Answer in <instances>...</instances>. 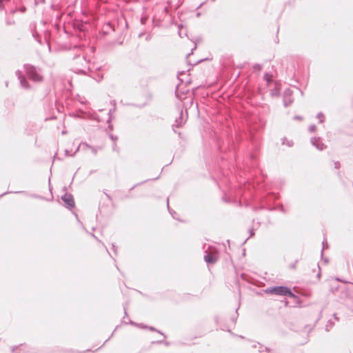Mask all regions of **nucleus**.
I'll use <instances>...</instances> for the list:
<instances>
[{"label":"nucleus","mask_w":353,"mask_h":353,"mask_svg":"<svg viewBox=\"0 0 353 353\" xmlns=\"http://www.w3.org/2000/svg\"><path fill=\"white\" fill-rule=\"evenodd\" d=\"M83 46H75L74 50L81 52L80 54H75L74 56V68L73 70L76 73L86 74L88 72L91 71L90 62L85 57L83 53Z\"/></svg>","instance_id":"nucleus-1"},{"label":"nucleus","mask_w":353,"mask_h":353,"mask_svg":"<svg viewBox=\"0 0 353 353\" xmlns=\"http://www.w3.org/2000/svg\"><path fill=\"white\" fill-rule=\"evenodd\" d=\"M265 292L270 294H276L281 296H288L290 298H294L295 295L290 290L285 286H274L265 289Z\"/></svg>","instance_id":"nucleus-2"},{"label":"nucleus","mask_w":353,"mask_h":353,"mask_svg":"<svg viewBox=\"0 0 353 353\" xmlns=\"http://www.w3.org/2000/svg\"><path fill=\"white\" fill-rule=\"evenodd\" d=\"M23 67L25 72L30 79L34 82H40L43 80L41 74L34 66L30 64H25Z\"/></svg>","instance_id":"nucleus-3"},{"label":"nucleus","mask_w":353,"mask_h":353,"mask_svg":"<svg viewBox=\"0 0 353 353\" xmlns=\"http://www.w3.org/2000/svg\"><path fill=\"white\" fill-rule=\"evenodd\" d=\"M101 147H94V146H92V145H88V143H81L79 145V147L77 148V149L76 150L75 152L76 153L77 151H79V150L83 151V152H87L88 150H90L91 152L94 154V155H96L98 152V151L99 150H101Z\"/></svg>","instance_id":"nucleus-4"},{"label":"nucleus","mask_w":353,"mask_h":353,"mask_svg":"<svg viewBox=\"0 0 353 353\" xmlns=\"http://www.w3.org/2000/svg\"><path fill=\"white\" fill-rule=\"evenodd\" d=\"M283 105L285 107L290 105L293 102L292 91L290 88H287L284 90L283 94Z\"/></svg>","instance_id":"nucleus-5"},{"label":"nucleus","mask_w":353,"mask_h":353,"mask_svg":"<svg viewBox=\"0 0 353 353\" xmlns=\"http://www.w3.org/2000/svg\"><path fill=\"white\" fill-rule=\"evenodd\" d=\"M330 290L332 292L336 291H347V284L342 283L341 285H339L337 279L334 280L330 282Z\"/></svg>","instance_id":"nucleus-6"},{"label":"nucleus","mask_w":353,"mask_h":353,"mask_svg":"<svg viewBox=\"0 0 353 353\" xmlns=\"http://www.w3.org/2000/svg\"><path fill=\"white\" fill-rule=\"evenodd\" d=\"M219 259L218 254L216 251L205 252L204 255V260L207 263L214 264Z\"/></svg>","instance_id":"nucleus-7"},{"label":"nucleus","mask_w":353,"mask_h":353,"mask_svg":"<svg viewBox=\"0 0 353 353\" xmlns=\"http://www.w3.org/2000/svg\"><path fill=\"white\" fill-rule=\"evenodd\" d=\"M16 75L17 76L22 88H25V89L30 88V85L29 83L26 79V77L23 75L21 71H20V70L16 71Z\"/></svg>","instance_id":"nucleus-8"},{"label":"nucleus","mask_w":353,"mask_h":353,"mask_svg":"<svg viewBox=\"0 0 353 353\" xmlns=\"http://www.w3.org/2000/svg\"><path fill=\"white\" fill-rule=\"evenodd\" d=\"M311 143L319 150H323L326 148V145L322 142L320 137H312Z\"/></svg>","instance_id":"nucleus-9"},{"label":"nucleus","mask_w":353,"mask_h":353,"mask_svg":"<svg viewBox=\"0 0 353 353\" xmlns=\"http://www.w3.org/2000/svg\"><path fill=\"white\" fill-rule=\"evenodd\" d=\"M61 199L68 208H73L74 206V201L72 194H65L61 196Z\"/></svg>","instance_id":"nucleus-10"},{"label":"nucleus","mask_w":353,"mask_h":353,"mask_svg":"<svg viewBox=\"0 0 353 353\" xmlns=\"http://www.w3.org/2000/svg\"><path fill=\"white\" fill-rule=\"evenodd\" d=\"M185 119L183 117V111L180 110V116L176 119L174 124H173V127L180 128L185 123Z\"/></svg>","instance_id":"nucleus-11"},{"label":"nucleus","mask_w":353,"mask_h":353,"mask_svg":"<svg viewBox=\"0 0 353 353\" xmlns=\"http://www.w3.org/2000/svg\"><path fill=\"white\" fill-rule=\"evenodd\" d=\"M18 349H19L20 351L26 352L27 347L23 345H20L19 346H14L12 347V352L14 353Z\"/></svg>","instance_id":"nucleus-12"},{"label":"nucleus","mask_w":353,"mask_h":353,"mask_svg":"<svg viewBox=\"0 0 353 353\" xmlns=\"http://www.w3.org/2000/svg\"><path fill=\"white\" fill-rule=\"evenodd\" d=\"M279 94H280V90L277 88V86H276L274 89L271 90V91H270V95L272 97H279Z\"/></svg>","instance_id":"nucleus-13"},{"label":"nucleus","mask_w":353,"mask_h":353,"mask_svg":"<svg viewBox=\"0 0 353 353\" xmlns=\"http://www.w3.org/2000/svg\"><path fill=\"white\" fill-rule=\"evenodd\" d=\"M350 287L347 285V291H340L341 293V299L347 298L350 296Z\"/></svg>","instance_id":"nucleus-14"},{"label":"nucleus","mask_w":353,"mask_h":353,"mask_svg":"<svg viewBox=\"0 0 353 353\" xmlns=\"http://www.w3.org/2000/svg\"><path fill=\"white\" fill-rule=\"evenodd\" d=\"M316 118L319 119L320 123H323L325 120V117L321 112L317 114Z\"/></svg>","instance_id":"nucleus-15"},{"label":"nucleus","mask_w":353,"mask_h":353,"mask_svg":"<svg viewBox=\"0 0 353 353\" xmlns=\"http://www.w3.org/2000/svg\"><path fill=\"white\" fill-rule=\"evenodd\" d=\"M282 143L283 145H287L289 147L292 145V141H288L286 138L283 139Z\"/></svg>","instance_id":"nucleus-16"},{"label":"nucleus","mask_w":353,"mask_h":353,"mask_svg":"<svg viewBox=\"0 0 353 353\" xmlns=\"http://www.w3.org/2000/svg\"><path fill=\"white\" fill-rule=\"evenodd\" d=\"M263 77L268 83H269L272 81V76L268 74V73H265Z\"/></svg>","instance_id":"nucleus-17"},{"label":"nucleus","mask_w":353,"mask_h":353,"mask_svg":"<svg viewBox=\"0 0 353 353\" xmlns=\"http://www.w3.org/2000/svg\"><path fill=\"white\" fill-rule=\"evenodd\" d=\"M334 323L331 321V320H329L327 321V325H325V330L326 331H330V328L332 327Z\"/></svg>","instance_id":"nucleus-18"},{"label":"nucleus","mask_w":353,"mask_h":353,"mask_svg":"<svg viewBox=\"0 0 353 353\" xmlns=\"http://www.w3.org/2000/svg\"><path fill=\"white\" fill-rule=\"evenodd\" d=\"M167 204H168V210L170 211V213L172 214L173 218L176 219V216H176V212L172 213L171 212V210H170V207H169V204H168V199H167Z\"/></svg>","instance_id":"nucleus-19"},{"label":"nucleus","mask_w":353,"mask_h":353,"mask_svg":"<svg viewBox=\"0 0 353 353\" xmlns=\"http://www.w3.org/2000/svg\"><path fill=\"white\" fill-rule=\"evenodd\" d=\"M316 130V126L315 125H311L310 127H309V131L310 132H313Z\"/></svg>","instance_id":"nucleus-20"},{"label":"nucleus","mask_w":353,"mask_h":353,"mask_svg":"<svg viewBox=\"0 0 353 353\" xmlns=\"http://www.w3.org/2000/svg\"><path fill=\"white\" fill-rule=\"evenodd\" d=\"M340 166H341V164L339 161L334 162V168L336 169H339Z\"/></svg>","instance_id":"nucleus-21"},{"label":"nucleus","mask_w":353,"mask_h":353,"mask_svg":"<svg viewBox=\"0 0 353 353\" xmlns=\"http://www.w3.org/2000/svg\"><path fill=\"white\" fill-rule=\"evenodd\" d=\"M254 68L255 70H260L261 69V66L259 64H256V65H254Z\"/></svg>","instance_id":"nucleus-22"},{"label":"nucleus","mask_w":353,"mask_h":353,"mask_svg":"<svg viewBox=\"0 0 353 353\" xmlns=\"http://www.w3.org/2000/svg\"><path fill=\"white\" fill-rule=\"evenodd\" d=\"M196 46L195 45V46H194V48H193V49H192V52H191V53H188V54H187V59H188V57H190V55L192 53V51H193L194 49H196Z\"/></svg>","instance_id":"nucleus-23"},{"label":"nucleus","mask_w":353,"mask_h":353,"mask_svg":"<svg viewBox=\"0 0 353 353\" xmlns=\"http://www.w3.org/2000/svg\"><path fill=\"white\" fill-rule=\"evenodd\" d=\"M110 138L114 141H116L117 139V138L114 137L112 134H110Z\"/></svg>","instance_id":"nucleus-24"},{"label":"nucleus","mask_w":353,"mask_h":353,"mask_svg":"<svg viewBox=\"0 0 353 353\" xmlns=\"http://www.w3.org/2000/svg\"><path fill=\"white\" fill-rule=\"evenodd\" d=\"M65 155L66 156H70V154H69V151L68 150H65Z\"/></svg>","instance_id":"nucleus-25"},{"label":"nucleus","mask_w":353,"mask_h":353,"mask_svg":"<svg viewBox=\"0 0 353 353\" xmlns=\"http://www.w3.org/2000/svg\"><path fill=\"white\" fill-rule=\"evenodd\" d=\"M112 249H113L114 252L116 253L117 250L115 249V245L114 244H112Z\"/></svg>","instance_id":"nucleus-26"},{"label":"nucleus","mask_w":353,"mask_h":353,"mask_svg":"<svg viewBox=\"0 0 353 353\" xmlns=\"http://www.w3.org/2000/svg\"><path fill=\"white\" fill-rule=\"evenodd\" d=\"M150 330H152V331H156V329L154 327H150Z\"/></svg>","instance_id":"nucleus-27"},{"label":"nucleus","mask_w":353,"mask_h":353,"mask_svg":"<svg viewBox=\"0 0 353 353\" xmlns=\"http://www.w3.org/2000/svg\"><path fill=\"white\" fill-rule=\"evenodd\" d=\"M334 319H335L336 321H339V319L336 317V314H334Z\"/></svg>","instance_id":"nucleus-28"},{"label":"nucleus","mask_w":353,"mask_h":353,"mask_svg":"<svg viewBox=\"0 0 353 353\" xmlns=\"http://www.w3.org/2000/svg\"><path fill=\"white\" fill-rule=\"evenodd\" d=\"M179 36H180L181 37H182V36H181V30L179 31Z\"/></svg>","instance_id":"nucleus-29"},{"label":"nucleus","mask_w":353,"mask_h":353,"mask_svg":"<svg viewBox=\"0 0 353 353\" xmlns=\"http://www.w3.org/2000/svg\"><path fill=\"white\" fill-rule=\"evenodd\" d=\"M254 234V232L252 230H250V236H252Z\"/></svg>","instance_id":"nucleus-30"},{"label":"nucleus","mask_w":353,"mask_h":353,"mask_svg":"<svg viewBox=\"0 0 353 353\" xmlns=\"http://www.w3.org/2000/svg\"><path fill=\"white\" fill-rule=\"evenodd\" d=\"M294 119H301L300 117H295Z\"/></svg>","instance_id":"nucleus-31"},{"label":"nucleus","mask_w":353,"mask_h":353,"mask_svg":"<svg viewBox=\"0 0 353 353\" xmlns=\"http://www.w3.org/2000/svg\"><path fill=\"white\" fill-rule=\"evenodd\" d=\"M281 211L284 212L283 206H281Z\"/></svg>","instance_id":"nucleus-32"},{"label":"nucleus","mask_w":353,"mask_h":353,"mask_svg":"<svg viewBox=\"0 0 353 353\" xmlns=\"http://www.w3.org/2000/svg\"><path fill=\"white\" fill-rule=\"evenodd\" d=\"M158 332H159L161 334L163 335V332H161L159 331H158Z\"/></svg>","instance_id":"nucleus-33"},{"label":"nucleus","mask_w":353,"mask_h":353,"mask_svg":"<svg viewBox=\"0 0 353 353\" xmlns=\"http://www.w3.org/2000/svg\"><path fill=\"white\" fill-rule=\"evenodd\" d=\"M322 244L324 245V241L322 242ZM325 248V247L323 246V249Z\"/></svg>","instance_id":"nucleus-34"},{"label":"nucleus","mask_w":353,"mask_h":353,"mask_svg":"<svg viewBox=\"0 0 353 353\" xmlns=\"http://www.w3.org/2000/svg\"><path fill=\"white\" fill-rule=\"evenodd\" d=\"M212 1H214L215 0H212Z\"/></svg>","instance_id":"nucleus-35"}]
</instances>
